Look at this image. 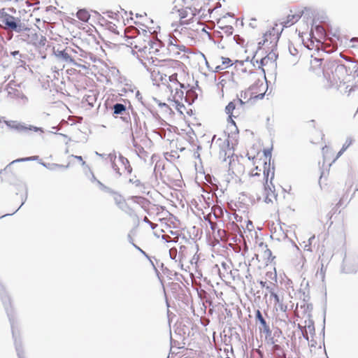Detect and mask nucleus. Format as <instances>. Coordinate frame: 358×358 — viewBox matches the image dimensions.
I'll list each match as a JSON object with an SVG mask.
<instances>
[{"mask_svg":"<svg viewBox=\"0 0 358 358\" xmlns=\"http://www.w3.org/2000/svg\"><path fill=\"white\" fill-rule=\"evenodd\" d=\"M169 256L172 260L175 261V262H178L177 257H178V250L176 248H171L169 250Z\"/></svg>","mask_w":358,"mask_h":358,"instance_id":"obj_28","label":"nucleus"},{"mask_svg":"<svg viewBox=\"0 0 358 358\" xmlns=\"http://www.w3.org/2000/svg\"><path fill=\"white\" fill-rule=\"evenodd\" d=\"M0 298L1 299V301L3 304V306L5 308V310L6 311L7 315L8 317L11 329H12V335L13 338L14 339V343L15 346V350L17 352V355L18 358H24V352L22 350V346L21 344V342L17 340V334L16 331L15 330L14 327V319L12 315V310L10 308V299L9 296L8 295L6 290L4 287V286L0 283Z\"/></svg>","mask_w":358,"mask_h":358,"instance_id":"obj_2","label":"nucleus"},{"mask_svg":"<svg viewBox=\"0 0 358 358\" xmlns=\"http://www.w3.org/2000/svg\"><path fill=\"white\" fill-rule=\"evenodd\" d=\"M161 267L162 268L163 272L165 274L169 275V274L171 273V271L168 268H166V267L164 268V264L163 263L161 264Z\"/></svg>","mask_w":358,"mask_h":358,"instance_id":"obj_55","label":"nucleus"},{"mask_svg":"<svg viewBox=\"0 0 358 358\" xmlns=\"http://www.w3.org/2000/svg\"><path fill=\"white\" fill-rule=\"evenodd\" d=\"M271 186L272 187L269 185H268V182H265V184H264L265 194H266V193H269L270 195L274 196V186L273 184L271 185Z\"/></svg>","mask_w":358,"mask_h":358,"instance_id":"obj_29","label":"nucleus"},{"mask_svg":"<svg viewBox=\"0 0 358 358\" xmlns=\"http://www.w3.org/2000/svg\"><path fill=\"white\" fill-rule=\"evenodd\" d=\"M274 286H275V284L273 283L272 282H270V284L267 285L266 287V289L268 291V292L270 293V295L271 294L272 292H275Z\"/></svg>","mask_w":358,"mask_h":358,"instance_id":"obj_49","label":"nucleus"},{"mask_svg":"<svg viewBox=\"0 0 358 358\" xmlns=\"http://www.w3.org/2000/svg\"><path fill=\"white\" fill-rule=\"evenodd\" d=\"M358 271V266H353L346 258V254L343 260L341 272L343 273H355Z\"/></svg>","mask_w":358,"mask_h":358,"instance_id":"obj_9","label":"nucleus"},{"mask_svg":"<svg viewBox=\"0 0 358 358\" xmlns=\"http://www.w3.org/2000/svg\"><path fill=\"white\" fill-rule=\"evenodd\" d=\"M38 158V156H31V157L19 158V159H15L13 162H11L9 164H8L3 169H1L0 171V176L1 174H3V172L9 171L10 169V166L15 163L21 162L34 161V160H36Z\"/></svg>","mask_w":358,"mask_h":358,"instance_id":"obj_12","label":"nucleus"},{"mask_svg":"<svg viewBox=\"0 0 358 358\" xmlns=\"http://www.w3.org/2000/svg\"><path fill=\"white\" fill-rule=\"evenodd\" d=\"M232 154L233 152L229 148V140H225L223 141V146L221 148L220 151V158L223 157V161H226L227 155V157H229Z\"/></svg>","mask_w":358,"mask_h":358,"instance_id":"obj_11","label":"nucleus"},{"mask_svg":"<svg viewBox=\"0 0 358 358\" xmlns=\"http://www.w3.org/2000/svg\"><path fill=\"white\" fill-rule=\"evenodd\" d=\"M175 103L176 104V109L178 110V111H179L180 113H182V112L180 110V108H185V106L180 103L178 101H175Z\"/></svg>","mask_w":358,"mask_h":358,"instance_id":"obj_52","label":"nucleus"},{"mask_svg":"<svg viewBox=\"0 0 358 358\" xmlns=\"http://www.w3.org/2000/svg\"><path fill=\"white\" fill-rule=\"evenodd\" d=\"M19 40L25 42L29 45L36 44L37 39V33L35 29L29 28L26 25V29L23 30L22 32L19 33Z\"/></svg>","mask_w":358,"mask_h":358,"instance_id":"obj_6","label":"nucleus"},{"mask_svg":"<svg viewBox=\"0 0 358 358\" xmlns=\"http://www.w3.org/2000/svg\"><path fill=\"white\" fill-rule=\"evenodd\" d=\"M133 199L135 202L144 205L145 203H150L149 200L143 196H133Z\"/></svg>","mask_w":358,"mask_h":358,"instance_id":"obj_30","label":"nucleus"},{"mask_svg":"<svg viewBox=\"0 0 358 358\" xmlns=\"http://www.w3.org/2000/svg\"><path fill=\"white\" fill-rule=\"evenodd\" d=\"M255 319L260 324L259 329L261 333H264L265 334V339L266 340L267 343L274 344L276 343L277 340L273 338L272 336V331L269 327V325L267 324L266 320L264 318L259 310H257L255 312Z\"/></svg>","mask_w":358,"mask_h":358,"instance_id":"obj_5","label":"nucleus"},{"mask_svg":"<svg viewBox=\"0 0 358 358\" xmlns=\"http://www.w3.org/2000/svg\"><path fill=\"white\" fill-rule=\"evenodd\" d=\"M323 76L331 85H337L343 80L347 74V69L344 64H338L336 61H327L324 65Z\"/></svg>","mask_w":358,"mask_h":358,"instance_id":"obj_1","label":"nucleus"},{"mask_svg":"<svg viewBox=\"0 0 358 358\" xmlns=\"http://www.w3.org/2000/svg\"><path fill=\"white\" fill-rule=\"evenodd\" d=\"M169 80L171 82V83H178V74L177 73H173L172 75H171L170 76H169Z\"/></svg>","mask_w":358,"mask_h":358,"instance_id":"obj_41","label":"nucleus"},{"mask_svg":"<svg viewBox=\"0 0 358 358\" xmlns=\"http://www.w3.org/2000/svg\"><path fill=\"white\" fill-rule=\"evenodd\" d=\"M232 115H229V117H228V123H231V126H233L235 129V134H237L238 133V127L236 125V123L234 121V120L232 119Z\"/></svg>","mask_w":358,"mask_h":358,"instance_id":"obj_35","label":"nucleus"},{"mask_svg":"<svg viewBox=\"0 0 358 358\" xmlns=\"http://www.w3.org/2000/svg\"><path fill=\"white\" fill-rule=\"evenodd\" d=\"M266 57H268V60H272L273 62L276 61L278 58V55H276L273 50L268 55L266 56Z\"/></svg>","mask_w":358,"mask_h":358,"instance_id":"obj_39","label":"nucleus"},{"mask_svg":"<svg viewBox=\"0 0 358 358\" xmlns=\"http://www.w3.org/2000/svg\"><path fill=\"white\" fill-rule=\"evenodd\" d=\"M307 329H308L309 332L310 334L315 333V326L314 322L312 320L309 321L308 324L306 326Z\"/></svg>","mask_w":358,"mask_h":358,"instance_id":"obj_40","label":"nucleus"},{"mask_svg":"<svg viewBox=\"0 0 358 358\" xmlns=\"http://www.w3.org/2000/svg\"><path fill=\"white\" fill-rule=\"evenodd\" d=\"M186 249H187V248L185 245H180V249H179V251H178V259H179V261H182V259L185 257V252Z\"/></svg>","mask_w":358,"mask_h":358,"instance_id":"obj_32","label":"nucleus"},{"mask_svg":"<svg viewBox=\"0 0 358 358\" xmlns=\"http://www.w3.org/2000/svg\"><path fill=\"white\" fill-rule=\"evenodd\" d=\"M7 14H8V13L5 12V9L4 8L0 9V19L1 20V22H3V20L6 17L5 15H7Z\"/></svg>","mask_w":358,"mask_h":358,"instance_id":"obj_51","label":"nucleus"},{"mask_svg":"<svg viewBox=\"0 0 358 358\" xmlns=\"http://www.w3.org/2000/svg\"><path fill=\"white\" fill-rule=\"evenodd\" d=\"M259 285H261V287H262V288H264V287L266 288V285H266V281L260 280V281L259 282Z\"/></svg>","mask_w":358,"mask_h":358,"instance_id":"obj_63","label":"nucleus"},{"mask_svg":"<svg viewBox=\"0 0 358 358\" xmlns=\"http://www.w3.org/2000/svg\"><path fill=\"white\" fill-rule=\"evenodd\" d=\"M107 157L109 159L110 162H115L117 159V154L115 151H113V152L108 154Z\"/></svg>","mask_w":358,"mask_h":358,"instance_id":"obj_42","label":"nucleus"},{"mask_svg":"<svg viewBox=\"0 0 358 358\" xmlns=\"http://www.w3.org/2000/svg\"><path fill=\"white\" fill-rule=\"evenodd\" d=\"M274 169H275V168H274L273 164L272 165V167L271 168V162H267L266 161H265L264 162V177L266 183L268 182L269 174H270V173H271L270 182H271V185H272V180L274 178V174H275Z\"/></svg>","mask_w":358,"mask_h":358,"instance_id":"obj_10","label":"nucleus"},{"mask_svg":"<svg viewBox=\"0 0 358 358\" xmlns=\"http://www.w3.org/2000/svg\"><path fill=\"white\" fill-rule=\"evenodd\" d=\"M23 187H24V194L23 196H22V203L20 206V207L15 211H14L12 213H7V214H5L3 215L0 216V218H3V217H6V216H10V215H14L24 205V203H25V201L27 199L28 188H27V186L26 185V184H23Z\"/></svg>","mask_w":358,"mask_h":358,"instance_id":"obj_16","label":"nucleus"},{"mask_svg":"<svg viewBox=\"0 0 358 358\" xmlns=\"http://www.w3.org/2000/svg\"><path fill=\"white\" fill-rule=\"evenodd\" d=\"M270 194L269 193H266V196H265V202L266 203H270V202H272V200L270 198Z\"/></svg>","mask_w":358,"mask_h":358,"instance_id":"obj_58","label":"nucleus"},{"mask_svg":"<svg viewBox=\"0 0 358 358\" xmlns=\"http://www.w3.org/2000/svg\"><path fill=\"white\" fill-rule=\"evenodd\" d=\"M289 52L292 56H296L298 54L297 49L292 44L289 45Z\"/></svg>","mask_w":358,"mask_h":358,"instance_id":"obj_38","label":"nucleus"},{"mask_svg":"<svg viewBox=\"0 0 358 358\" xmlns=\"http://www.w3.org/2000/svg\"><path fill=\"white\" fill-rule=\"evenodd\" d=\"M90 174H91V176H92V177H91V178H90V180H91L92 182H96V180H98L96 178V177H95V176L94 175L93 172H92L91 170H90Z\"/></svg>","mask_w":358,"mask_h":358,"instance_id":"obj_61","label":"nucleus"},{"mask_svg":"<svg viewBox=\"0 0 358 358\" xmlns=\"http://www.w3.org/2000/svg\"><path fill=\"white\" fill-rule=\"evenodd\" d=\"M85 100L90 107H94V103L96 101V96L94 94L86 95Z\"/></svg>","mask_w":358,"mask_h":358,"instance_id":"obj_22","label":"nucleus"},{"mask_svg":"<svg viewBox=\"0 0 358 358\" xmlns=\"http://www.w3.org/2000/svg\"><path fill=\"white\" fill-rule=\"evenodd\" d=\"M112 110L113 115H124L127 112V107L123 103H116L113 106Z\"/></svg>","mask_w":358,"mask_h":358,"instance_id":"obj_14","label":"nucleus"},{"mask_svg":"<svg viewBox=\"0 0 358 358\" xmlns=\"http://www.w3.org/2000/svg\"><path fill=\"white\" fill-rule=\"evenodd\" d=\"M345 199V196H343L339 201L338 202L336 203V206L337 207H341L342 206L343 203V201Z\"/></svg>","mask_w":358,"mask_h":358,"instance_id":"obj_60","label":"nucleus"},{"mask_svg":"<svg viewBox=\"0 0 358 358\" xmlns=\"http://www.w3.org/2000/svg\"><path fill=\"white\" fill-rule=\"evenodd\" d=\"M313 28L315 29V30L317 33L320 34L321 35H324V28H323L320 24H317L315 23V20H314V19L313 20V23H312V29H313Z\"/></svg>","mask_w":358,"mask_h":358,"instance_id":"obj_25","label":"nucleus"},{"mask_svg":"<svg viewBox=\"0 0 358 358\" xmlns=\"http://www.w3.org/2000/svg\"><path fill=\"white\" fill-rule=\"evenodd\" d=\"M132 245L136 249L138 250L141 254H143L147 259H150V257L148 256V255L141 248H139L137 245H136L135 243H132Z\"/></svg>","mask_w":358,"mask_h":358,"instance_id":"obj_43","label":"nucleus"},{"mask_svg":"<svg viewBox=\"0 0 358 358\" xmlns=\"http://www.w3.org/2000/svg\"><path fill=\"white\" fill-rule=\"evenodd\" d=\"M236 108V105L234 101H230L225 107V113L229 115H232L233 111Z\"/></svg>","mask_w":358,"mask_h":358,"instance_id":"obj_24","label":"nucleus"},{"mask_svg":"<svg viewBox=\"0 0 358 358\" xmlns=\"http://www.w3.org/2000/svg\"><path fill=\"white\" fill-rule=\"evenodd\" d=\"M76 17L81 21L84 22H87L90 15L86 9H80L78 10L76 13Z\"/></svg>","mask_w":358,"mask_h":358,"instance_id":"obj_15","label":"nucleus"},{"mask_svg":"<svg viewBox=\"0 0 358 358\" xmlns=\"http://www.w3.org/2000/svg\"><path fill=\"white\" fill-rule=\"evenodd\" d=\"M266 276L271 280H274L275 282H277V275H276L275 272V273L267 272Z\"/></svg>","mask_w":358,"mask_h":358,"instance_id":"obj_45","label":"nucleus"},{"mask_svg":"<svg viewBox=\"0 0 358 358\" xmlns=\"http://www.w3.org/2000/svg\"><path fill=\"white\" fill-rule=\"evenodd\" d=\"M326 268L324 267V264H322L321 268H320V275H322V278H324V273H325Z\"/></svg>","mask_w":358,"mask_h":358,"instance_id":"obj_57","label":"nucleus"},{"mask_svg":"<svg viewBox=\"0 0 358 358\" xmlns=\"http://www.w3.org/2000/svg\"><path fill=\"white\" fill-rule=\"evenodd\" d=\"M178 39L176 37L170 38L169 41V45H173L176 47V44H175V43H176Z\"/></svg>","mask_w":358,"mask_h":358,"instance_id":"obj_54","label":"nucleus"},{"mask_svg":"<svg viewBox=\"0 0 358 358\" xmlns=\"http://www.w3.org/2000/svg\"><path fill=\"white\" fill-rule=\"evenodd\" d=\"M271 296L274 299L275 303H280V297L275 292H272Z\"/></svg>","mask_w":358,"mask_h":358,"instance_id":"obj_50","label":"nucleus"},{"mask_svg":"<svg viewBox=\"0 0 358 358\" xmlns=\"http://www.w3.org/2000/svg\"><path fill=\"white\" fill-rule=\"evenodd\" d=\"M322 62H323L322 59H318V58L315 57V58H314L313 59L311 60V64H315V65H317V66H321Z\"/></svg>","mask_w":358,"mask_h":358,"instance_id":"obj_48","label":"nucleus"},{"mask_svg":"<svg viewBox=\"0 0 358 358\" xmlns=\"http://www.w3.org/2000/svg\"><path fill=\"white\" fill-rule=\"evenodd\" d=\"M310 10L307 8H305L303 10H302L301 13L299 14H294V15H289L287 17V20L281 24H282L283 27H288L291 26L292 24L296 22L302 15H309Z\"/></svg>","mask_w":358,"mask_h":358,"instance_id":"obj_7","label":"nucleus"},{"mask_svg":"<svg viewBox=\"0 0 358 358\" xmlns=\"http://www.w3.org/2000/svg\"><path fill=\"white\" fill-rule=\"evenodd\" d=\"M189 10L191 12H193L192 7H186L185 8H182L180 10H178L177 12L179 13L180 17V22L184 20L188 16V11Z\"/></svg>","mask_w":358,"mask_h":358,"instance_id":"obj_20","label":"nucleus"},{"mask_svg":"<svg viewBox=\"0 0 358 358\" xmlns=\"http://www.w3.org/2000/svg\"><path fill=\"white\" fill-rule=\"evenodd\" d=\"M143 220L144 222L148 224L152 229H155L156 227L157 226V224H155L152 223V222H150L147 217H144Z\"/></svg>","mask_w":358,"mask_h":358,"instance_id":"obj_47","label":"nucleus"},{"mask_svg":"<svg viewBox=\"0 0 358 358\" xmlns=\"http://www.w3.org/2000/svg\"><path fill=\"white\" fill-rule=\"evenodd\" d=\"M221 59H222V64L228 65V66L232 65L231 60L229 58L222 57Z\"/></svg>","mask_w":358,"mask_h":358,"instance_id":"obj_46","label":"nucleus"},{"mask_svg":"<svg viewBox=\"0 0 358 358\" xmlns=\"http://www.w3.org/2000/svg\"><path fill=\"white\" fill-rule=\"evenodd\" d=\"M234 218H235L236 222H241V220H242V217L238 215L237 214H234Z\"/></svg>","mask_w":358,"mask_h":358,"instance_id":"obj_64","label":"nucleus"},{"mask_svg":"<svg viewBox=\"0 0 358 358\" xmlns=\"http://www.w3.org/2000/svg\"><path fill=\"white\" fill-rule=\"evenodd\" d=\"M47 39L45 36L41 35L40 37L37 34V39L36 41V44H34L33 45L36 48H42L44 47L46 44Z\"/></svg>","mask_w":358,"mask_h":358,"instance_id":"obj_18","label":"nucleus"},{"mask_svg":"<svg viewBox=\"0 0 358 358\" xmlns=\"http://www.w3.org/2000/svg\"><path fill=\"white\" fill-rule=\"evenodd\" d=\"M110 164H111L112 169L115 172L117 177L118 178L120 177L122 175V173L120 172V169L118 167V166L117 165V164L115 163V162H110Z\"/></svg>","mask_w":358,"mask_h":358,"instance_id":"obj_33","label":"nucleus"},{"mask_svg":"<svg viewBox=\"0 0 358 358\" xmlns=\"http://www.w3.org/2000/svg\"><path fill=\"white\" fill-rule=\"evenodd\" d=\"M96 183L101 190L110 194H115V192L112 189L103 185L101 181L96 180Z\"/></svg>","mask_w":358,"mask_h":358,"instance_id":"obj_26","label":"nucleus"},{"mask_svg":"<svg viewBox=\"0 0 358 358\" xmlns=\"http://www.w3.org/2000/svg\"><path fill=\"white\" fill-rule=\"evenodd\" d=\"M254 88H255V87H254L253 85H252V86H250V87H249L248 91L241 92V98H243V99H247V98H248V94L249 91H250V90H251V91H252V90H254Z\"/></svg>","mask_w":358,"mask_h":358,"instance_id":"obj_44","label":"nucleus"},{"mask_svg":"<svg viewBox=\"0 0 358 358\" xmlns=\"http://www.w3.org/2000/svg\"><path fill=\"white\" fill-rule=\"evenodd\" d=\"M264 155L266 159H268V162H271V149H265L264 150Z\"/></svg>","mask_w":358,"mask_h":358,"instance_id":"obj_36","label":"nucleus"},{"mask_svg":"<svg viewBox=\"0 0 358 358\" xmlns=\"http://www.w3.org/2000/svg\"><path fill=\"white\" fill-rule=\"evenodd\" d=\"M43 166H45V168L48 169L49 170H51V171H55L57 168H62V169H65V168H67L68 167V165L67 166H64V165H60V164H55V163H52V164H46V163H44V162H41V163Z\"/></svg>","mask_w":358,"mask_h":358,"instance_id":"obj_19","label":"nucleus"},{"mask_svg":"<svg viewBox=\"0 0 358 358\" xmlns=\"http://www.w3.org/2000/svg\"><path fill=\"white\" fill-rule=\"evenodd\" d=\"M268 57H264L262 58L260 60H256L255 62L257 64L259 63L260 64V66H259V68L262 69V71L264 73H265V71L263 69V66H265L268 63Z\"/></svg>","mask_w":358,"mask_h":358,"instance_id":"obj_31","label":"nucleus"},{"mask_svg":"<svg viewBox=\"0 0 358 358\" xmlns=\"http://www.w3.org/2000/svg\"><path fill=\"white\" fill-rule=\"evenodd\" d=\"M176 48L180 50V51H182V52H185V50H186V47L184 45H176Z\"/></svg>","mask_w":358,"mask_h":358,"instance_id":"obj_56","label":"nucleus"},{"mask_svg":"<svg viewBox=\"0 0 358 358\" xmlns=\"http://www.w3.org/2000/svg\"><path fill=\"white\" fill-rule=\"evenodd\" d=\"M121 119L125 123H129L131 122V117L129 114H127V115L125 116H122Z\"/></svg>","mask_w":358,"mask_h":358,"instance_id":"obj_53","label":"nucleus"},{"mask_svg":"<svg viewBox=\"0 0 358 358\" xmlns=\"http://www.w3.org/2000/svg\"><path fill=\"white\" fill-rule=\"evenodd\" d=\"M192 10H193V12H191L192 17L189 20L181 21L180 22L181 25H185V24L187 25V24H190L191 22L192 21V19L194 18V17H195L196 15V14H199L201 12V10H197L195 8L194 9H192Z\"/></svg>","mask_w":358,"mask_h":358,"instance_id":"obj_23","label":"nucleus"},{"mask_svg":"<svg viewBox=\"0 0 358 358\" xmlns=\"http://www.w3.org/2000/svg\"><path fill=\"white\" fill-rule=\"evenodd\" d=\"M5 16L6 17L2 23L4 24L6 30L21 33L23 30L26 29V24L22 22L20 17H15L9 13Z\"/></svg>","mask_w":358,"mask_h":358,"instance_id":"obj_3","label":"nucleus"},{"mask_svg":"<svg viewBox=\"0 0 358 358\" xmlns=\"http://www.w3.org/2000/svg\"><path fill=\"white\" fill-rule=\"evenodd\" d=\"M118 160L120 164L124 167L127 173L128 174H131L133 169L130 165V162L128 160V159L124 157L122 154L119 153Z\"/></svg>","mask_w":358,"mask_h":358,"instance_id":"obj_13","label":"nucleus"},{"mask_svg":"<svg viewBox=\"0 0 358 358\" xmlns=\"http://www.w3.org/2000/svg\"><path fill=\"white\" fill-rule=\"evenodd\" d=\"M351 144L352 139L350 138H348L345 143L343 145L342 151H345Z\"/></svg>","mask_w":358,"mask_h":358,"instance_id":"obj_37","label":"nucleus"},{"mask_svg":"<svg viewBox=\"0 0 358 358\" xmlns=\"http://www.w3.org/2000/svg\"><path fill=\"white\" fill-rule=\"evenodd\" d=\"M10 55L14 57H16L17 55H20V57H22V55L20 54L19 50L12 51V52H10Z\"/></svg>","mask_w":358,"mask_h":358,"instance_id":"obj_59","label":"nucleus"},{"mask_svg":"<svg viewBox=\"0 0 358 358\" xmlns=\"http://www.w3.org/2000/svg\"><path fill=\"white\" fill-rule=\"evenodd\" d=\"M4 123L9 129L15 130L19 133L27 134L29 131H33L35 132L40 131L41 133L44 132V130L42 127H38L33 125L27 126L24 123L15 120H4Z\"/></svg>","mask_w":358,"mask_h":358,"instance_id":"obj_4","label":"nucleus"},{"mask_svg":"<svg viewBox=\"0 0 358 358\" xmlns=\"http://www.w3.org/2000/svg\"><path fill=\"white\" fill-rule=\"evenodd\" d=\"M259 247L264 250V257L265 259L269 260L271 258V260H273L275 258V257H272V252L269 248H268V245L266 243H261L259 244Z\"/></svg>","mask_w":358,"mask_h":358,"instance_id":"obj_17","label":"nucleus"},{"mask_svg":"<svg viewBox=\"0 0 358 358\" xmlns=\"http://www.w3.org/2000/svg\"><path fill=\"white\" fill-rule=\"evenodd\" d=\"M53 53L55 56L60 61L68 64H76L74 59L66 52V50H55L53 48Z\"/></svg>","mask_w":358,"mask_h":358,"instance_id":"obj_8","label":"nucleus"},{"mask_svg":"<svg viewBox=\"0 0 358 358\" xmlns=\"http://www.w3.org/2000/svg\"><path fill=\"white\" fill-rule=\"evenodd\" d=\"M129 182L134 184L137 187H145L144 184L141 182L140 180L137 179L136 176L134 178H130L129 180Z\"/></svg>","mask_w":358,"mask_h":358,"instance_id":"obj_27","label":"nucleus"},{"mask_svg":"<svg viewBox=\"0 0 358 358\" xmlns=\"http://www.w3.org/2000/svg\"><path fill=\"white\" fill-rule=\"evenodd\" d=\"M222 29L223 30V31L227 35V36H231L233 34V31H234V28L232 26H230V25H227V26H224L223 27H222Z\"/></svg>","mask_w":358,"mask_h":358,"instance_id":"obj_34","label":"nucleus"},{"mask_svg":"<svg viewBox=\"0 0 358 358\" xmlns=\"http://www.w3.org/2000/svg\"><path fill=\"white\" fill-rule=\"evenodd\" d=\"M281 331L279 329H277L274 332H273V336H272L273 338L275 336H278L280 334H281Z\"/></svg>","mask_w":358,"mask_h":358,"instance_id":"obj_62","label":"nucleus"},{"mask_svg":"<svg viewBox=\"0 0 358 358\" xmlns=\"http://www.w3.org/2000/svg\"><path fill=\"white\" fill-rule=\"evenodd\" d=\"M114 200H115V203L119 206V208H120L121 209H123L124 206H127V204L126 203V202L124 201V200L123 199L122 196L120 194L118 195H116L115 197H114Z\"/></svg>","mask_w":358,"mask_h":358,"instance_id":"obj_21","label":"nucleus"}]
</instances>
